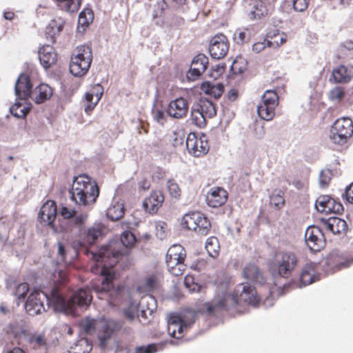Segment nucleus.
I'll list each match as a JSON object with an SVG mask.
<instances>
[{
	"label": "nucleus",
	"mask_w": 353,
	"mask_h": 353,
	"mask_svg": "<svg viewBox=\"0 0 353 353\" xmlns=\"http://www.w3.org/2000/svg\"><path fill=\"white\" fill-rule=\"evenodd\" d=\"M59 275L60 283L52 288L50 296L39 291H34L29 295L25 308L30 315L34 316L45 310L44 300L48 301L55 311L63 312L72 316L78 314V307H87L90 304L92 296L89 289H79L70 299L66 300L64 296V285L67 282V278L65 272L62 271L59 272Z\"/></svg>",
	"instance_id": "obj_1"
},
{
	"label": "nucleus",
	"mask_w": 353,
	"mask_h": 353,
	"mask_svg": "<svg viewBox=\"0 0 353 353\" xmlns=\"http://www.w3.org/2000/svg\"><path fill=\"white\" fill-rule=\"evenodd\" d=\"M99 195L97 183L87 174H80L73 180L71 199L77 205L88 206L94 204Z\"/></svg>",
	"instance_id": "obj_2"
},
{
	"label": "nucleus",
	"mask_w": 353,
	"mask_h": 353,
	"mask_svg": "<svg viewBox=\"0 0 353 353\" xmlns=\"http://www.w3.org/2000/svg\"><path fill=\"white\" fill-rule=\"evenodd\" d=\"M208 314L227 312L232 314L243 312V308L239 307V303L234 293L226 291L219 292L210 302L205 303Z\"/></svg>",
	"instance_id": "obj_3"
},
{
	"label": "nucleus",
	"mask_w": 353,
	"mask_h": 353,
	"mask_svg": "<svg viewBox=\"0 0 353 353\" xmlns=\"http://www.w3.org/2000/svg\"><path fill=\"white\" fill-rule=\"evenodd\" d=\"M92 61V50L89 45L78 46L72 52L70 61V72L74 77L86 74Z\"/></svg>",
	"instance_id": "obj_4"
},
{
	"label": "nucleus",
	"mask_w": 353,
	"mask_h": 353,
	"mask_svg": "<svg viewBox=\"0 0 353 353\" xmlns=\"http://www.w3.org/2000/svg\"><path fill=\"white\" fill-rule=\"evenodd\" d=\"M298 263V256L294 252L280 250L275 253L270 267L279 276L288 279L292 276Z\"/></svg>",
	"instance_id": "obj_5"
},
{
	"label": "nucleus",
	"mask_w": 353,
	"mask_h": 353,
	"mask_svg": "<svg viewBox=\"0 0 353 353\" xmlns=\"http://www.w3.org/2000/svg\"><path fill=\"white\" fill-rule=\"evenodd\" d=\"M353 135V121L349 117H341L335 121L330 128L329 139L335 145H343Z\"/></svg>",
	"instance_id": "obj_6"
},
{
	"label": "nucleus",
	"mask_w": 353,
	"mask_h": 353,
	"mask_svg": "<svg viewBox=\"0 0 353 353\" xmlns=\"http://www.w3.org/2000/svg\"><path fill=\"white\" fill-rule=\"evenodd\" d=\"M185 256V250L181 245L174 244L168 249L165 262L168 271L174 276L183 274L186 266L184 263Z\"/></svg>",
	"instance_id": "obj_7"
},
{
	"label": "nucleus",
	"mask_w": 353,
	"mask_h": 353,
	"mask_svg": "<svg viewBox=\"0 0 353 353\" xmlns=\"http://www.w3.org/2000/svg\"><path fill=\"white\" fill-rule=\"evenodd\" d=\"M101 258V262L99 260L94 267L92 268V272L94 274H99L103 276V280L101 281V286L97 288L98 291L101 292H108L113 287V280L115 277V274L113 270L114 265L117 262L116 254L113 255L114 261L109 266L105 264H102L105 261V256H99Z\"/></svg>",
	"instance_id": "obj_8"
},
{
	"label": "nucleus",
	"mask_w": 353,
	"mask_h": 353,
	"mask_svg": "<svg viewBox=\"0 0 353 353\" xmlns=\"http://www.w3.org/2000/svg\"><path fill=\"white\" fill-rule=\"evenodd\" d=\"M233 293L238 298L240 308L243 304L256 307L260 302L256 288L248 283L238 285Z\"/></svg>",
	"instance_id": "obj_9"
},
{
	"label": "nucleus",
	"mask_w": 353,
	"mask_h": 353,
	"mask_svg": "<svg viewBox=\"0 0 353 353\" xmlns=\"http://www.w3.org/2000/svg\"><path fill=\"white\" fill-rule=\"evenodd\" d=\"M186 148L190 154L199 157L207 154L210 146L205 135L198 137L195 133H190L186 139Z\"/></svg>",
	"instance_id": "obj_10"
},
{
	"label": "nucleus",
	"mask_w": 353,
	"mask_h": 353,
	"mask_svg": "<svg viewBox=\"0 0 353 353\" xmlns=\"http://www.w3.org/2000/svg\"><path fill=\"white\" fill-rule=\"evenodd\" d=\"M230 48V42L223 34L214 35L210 41L209 52L210 56L215 59L224 58Z\"/></svg>",
	"instance_id": "obj_11"
},
{
	"label": "nucleus",
	"mask_w": 353,
	"mask_h": 353,
	"mask_svg": "<svg viewBox=\"0 0 353 353\" xmlns=\"http://www.w3.org/2000/svg\"><path fill=\"white\" fill-rule=\"evenodd\" d=\"M305 239L307 247L313 252L320 251L325 245L324 234L317 226L312 225L307 228Z\"/></svg>",
	"instance_id": "obj_12"
},
{
	"label": "nucleus",
	"mask_w": 353,
	"mask_h": 353,
	"mask_svg": "<svg viewBox=\"0 0 353 353\" xmlns=\"http://www.w3.org/2000/svg\"><path fill=\"white\" fill-rule=\"evenodd\" d=\"M315 208L318 212L326 214H340L343 211L342 204L328 195L319 196L316 200Z\"/></svg>",
	"instance_id": "obj_13"
},
{
	"label": "nucleus",
	"mask_w": 353,
	"mask_h": 353,
	"mask_svg": "<svg viewBox=\"0 0 353 353\" xmlns=\"http://www.w3.org/2000/svg\"><path fill=\"white\" fill-rule=\"evenodd\" d=\"M188 109V101L183 97H179L169 103L166 108V114L172 118L181 119L187 116Z\"/></svg>",
	"instance_id": "obj_14"
},
{
	"label": "nucleus",
	"mask_w": 353,
	"mask_h": 353,
	"mask_svg": "<svg viewBox=\"0 0 353 353\" xmlns=\"http://www.w3.org/2000/svg\"><path fill=\"white\" fill-rule=\"evenodd\" d=\"M165 200L164 194L161 190H152L149 196L146 197L143 202V208L145 212L154 214L162 206Z\"/></svg>",
	"instance_id": "obj_15"
},
{
	"label": "nucleus",
	"mask_w": 353,
	"mask_h": 353,
	"mask_svg": "<svg viewBox=\"0 0 353 353\" xmlns=\"http://www.w3.org/2000/svg\"><path fill=\"white\" fill-rule=\"evenodd\" d=\"M228 199V193L224 188L213 187L207 193L206 203L210 207L216 208L223 205Z\"/></svg>",
	"instance_id": "obj_16"
},
{
	"label": "nucleus",
	"mask_w": 353,
	"mask_h": 353,
	"mask_svg": "<svg viewBox=\"0 0 353 353\" xmlns=\"http://www.w3.org/2000/svg\"><path fill=\"white\" fill-rule=\"evenodd\" d=\"M15 94L18 98L26 100L32 94V85L28 74H21L15 83Z\"/></svg>",
	"instance_id": "obj_17"
},
{
	"label": "nucleus",
	"mask_w": 353,
	"mask_h": 353,
	"mask_svg": "<svg viewBox=\"0 0 353 353\" xmlns=\"http://www.w3.org/2000/svg\"><path fill=\"white\" fill-rule=\"evenodd\" d=\"M208 58L203 54H197L192 60L191 68L188 72V79L194 81L198 79L207 69Z\"/></svg>",
	"instance_id": "obj_18"
},
{
	"label": "nucleus",
	"mask_w": 353,
	"mask_h": 353,
	"mask_svg": "<svg viewBox=\"0 0 353 353\" xmlns=\"http://www.w3.org/2000/svg\"><path fill=\"white\" fill-rule=\"evenodd\" d=\"M39 59L41 65L47 70L57 63L58 54L52 46L43 45L39 48Z\"/></svg>",
	"instance_id": "obj_19"
},
{
	"label": "nucleus",
	"mask_w": 353,
	"mask_h": 353,
	"mask_svg": "<svg viewBox=\"0 0 353 353\" xmlns=\"http://www.w3.org/2000/svg\"><path fill=\"white\" fill-rule=\"evenodd\" d=\"M105 228L101 223H94L81 234L82 242L85 244H94L105 234Z\"/></svg>",
	"instance_id": "obj_20"
},
{
	"label": "nucleus",
	"mask_w": 353,
	"mask_h": 353,
	"mask_svg": "<svg viewBox=\"0 0 353 353\" xmlns=\"http://www.w3.org/2000/svg\"><path fill=\"white\" fill-rule=\"evenodd\" d=\"M122 327L119 321L114 320H105L101 325L102 334L99 336L100 346L103 348L106 346L108 340H109L114 333Z\"/></svg>",
	"instance_id": "obj_21"
},
{
	"label": "nucleus",
	"mask_w": 353,
	"mask_h": 353,
	"mask_svg": "<svg viewBox=\"0 0 353 353\" xmlns=\"http://www.w3.org/2000/svg\"><path fill=\"white\" fill-rule=\"evenodd\" d=\"M317 266V263L309 262L303 267L300 274V282L303 286L312 284L319 279Z\"/></svg>",
	"instance_id": "obj_22"
},
{
	"label": "nucleus",
	"mask_w": 353,
	"mask_h": 353,
	"mask_svg": "<svg viewBox=\"0 0 353 353\" xmlns=\"http://www.w3.org/2000/svg\"><path fill=\"white\" fill-rule=\"evenodd\" d=\"M269 0H251L249 3L250 10L248 17L250 19H259L268 13Z\"/></svg>",
	"instance_id": "obj_23"
},
{
	"label": "nucleus",
	"mask_w": 353,
	"mask_h": 353,
	"mask_svg": "<svg viewBox=\"0 0 353 353\" xmlns=\"http://www.w3.org/2000/svg\"><path fill=\"white\" fill-rule=\"evenodd\" d=\"M188 328V324L180 315H172L168 321V332L176 339L183 337V334Z\"/></svg>",
	"instance_id": "obj_24"
},
{
	"label": "nucleus",
	"mask_w": 353,
	"mask_h": 353,
	"mask_svg": "<svg viewBox=\"0 0 353 353\" xmlns=\"http://www.w3.org/2000/svg\"><path fill=\"white\" fill-rule=\"evenodd\" d=\"M57 212V204L54 201H47L41 208L39 219L45 224L51 225L56 219Z\"/></svg>",
	"instance_id": "obj_25"
},
{
	"label": "nucleus",
	"mask_w": 353,
	"mask_h": 353,
	"mask_svg": "<svg viewBox=\"0 0 353 353\" xmlns=\"http://www.w3.org/2000/svg\"><path fill=\"white\" fill-rule=\"evenodd\" d=\"M103 94V88L99 83L95 84L91 88L90 92L85 94V98L86 105H85V112L87 114H90V112L94 110L96 105L100 101Z\"/></svg>",
	"instance_id": "obj_26"
},
{
	"label": "nucleus",
	"mask_w": 353,
	"mask_h": 353,
	"mask_svg": "<svg viewBox=\"0 0 353 353\" xmlns=\"http://www.w3.org/2000/svg\"><path fill=\"white\" fill-rule=\"evenodd\" d=\"M322 226L334 234H345L347 230L346 221L335 216L322 220Z\"/></svg>",
	"instance_id": "obj_27"
},
{
	"label": "nucleus",
	"mask_w": 353,
	"mask_h": 353,
	"mask_svg": "<svg viewBox=\"0 0 353 353\" xmlns=\"http://www.w3.org/2000/svg\"><path fill=\"white\" fill-rule=\"evenodd\" d=\"M64 24V21L61 18L51 20L45 30L46 40L52 44L55 43L57 37L63 30Z\"/></svg>",
	"instance_id": "obj_28"
},
{
	"label": "nucleus",
	"mask_w": 353,
	"mask_h": 353,
	"mask_svg": "<svg viewBox=\"0 0 353 353\" xmlns=\"http://www.w3.org/2000/svg\"><path fill=\"white\" fill-rule=\"evenodd\" d=\"M332 77L335 83H343L349 82L353 78V66L341 65L333 69Z\"/></svg>",
	"instance_id": "obj_29"
},
{
	"label": "nucleus",
	"mask_w": 353,
	"mask_h": 353,
	"mask_svg": "<svg viewBox=\"0 0 353 353\" xmlns=\"http://www.w3.org/2000/svg\"><path fill=\"white\" fill-rule=\"evenodd\" d=\"M52 94L53 90L50 86L46 83H41L34 88L32 96L33 101L40 104L50 99Z\"/></svg>",
	"instance_id": "obj_30"
},
{
	"label": "nucleus",
	"mask_w": 353,
	"mask_h": 353,
	"mask_svg": "<svg viewBox=\"0 0 353 353\" xmlns=\"http://www.w3.org/2000/svg\"><path fill=\"white\" fill-rule=\"evenodd\" d=\"M245 279L254 283H263L265 279L258 266L254 263L247 264L243 270Z\"/></svg>",
	"instance_id": "obj_31"
},
{
	"label": "nucleus",
	"mask_w": 353,
	"mask_h": 353,
	"mask_svg": "<svg viewBox=\"0 0 353 353\" xmlns=\"http://www.w3.org/2000/svg\"><path fill=\"white\" fill-rule=\"evenodd\" d=\"M287 35L278 30H274L268 32L266 35L265 41L268 46L270 48H278L286 42Z\"/></svg>",
	"instance_id": "obj_32"
},
{
	"label": "nucleus",
	"mask_w": 353,
	"mask_h": 353,
	"mask_svg": "<svg viewBox=\"0 0 353 353\" xmlns=\"http://www.w3.org/2000/svg\"><path fill=\"white\" fill-rule=\"evenodd\" d=\"M195 105L207 119H211L216 114L215 104L208 99L201 98Z\"/></svg>",
	"instance_id": "obj_33"
},
{
	"label": "nucleus",
	"mask_w": 353,
	"mask_h": 353,
	"mask_svg": "<svg viewBox=\"0 0 353 353\" xmlns=\"http://www.w3.org/2000/svg\"><path fill=\"white\" fill-rule=\"evenodd\" d=\"M201 90L206 94L219 99L223 93L224 87L221 83L213 84L208 81L201 85Z\"/></svg>",
	"instance_id": "obj_34"
},
{
	"label": "nucleus",
	"mask_w": 353,
	"mask_h": 353,
	"mask_svg": "<svg viewBox=\"0 0 353 353\" xmlns=\"http://www.w3.org/2000/svg\"><path fill=\"white\" fill-rule=\"evenodd\" d=\"M31 110V104L26 101L16 102L11 108L10 112L17 118H25Z\"/></svg>",
	"instance_id": "obj_35"
},
{
	"label": "nucleus",
	"mask_w": 353,
	"mask_h": 353,
	"mask_svg": "<svg viewBox=\"0 0 353 353\" xmlns=\"http://www.w3.org/2000/svg\"><path fill=\"white\" fill-rule=\"evenodd\" d=\"M198 216L199 212L185 214L181 220V224L182 227L187 230H193L195 232V230L198 227L196 224V222L199 221Z\"/></svg>",
	"instance_id": "obj_36"
},
{
	"label": "nucleus",
	"mask_w": 353,
	"mask_h": 353,
	"mask_svg": "<svg viewBox=\"0 0 353 353\" xmlns=\"http://www.w3.org/2000/svg\"><path fill=\"white\" fill-rule=\"evenodd\" d=\"M124 214V205L121 203H116L111 205L107 210V216L112 220L117 221L123 217Z\"/></svg>",
	"instance_id": "obj_37"
},
{
	"label": "nucleus",
	"mask_w": 353,
	"mask_h": 353,
	"mask_svg": "<svg viewBox=\"0 0 353 353\" xmlns=\"http://www.w3.org/2000/svg\"><path fill=\"white\" fill-rule=\"evenodd\" d=\"M199 221L196 222L198 226L195 232L200 235H207L211 229V223L210 221L203 214L199 212Z\"/></svg>",
	"instance_id": "obj_38"
},
{
	"label": "nucleus",
	"mask_w": 353,
	"mask_h": 353,
	"mask_svg": "<svg viewBox=\"0 0 353 353\" xmlns=\"http://www.w3.org/2000/svg\"><path fill=\"white\" fill-rule=\"evenodd\" d=\"M205 249L208 253V254L215 259L219 254L220 251V245L219 240L215 236H210L207 239L205 243Z\"/></svg>",
	"instance_id": "obj_39"
},
{
	"label": "nucleus",
	"mask_w": 353,
	"mask_h": 353,
	"mask_svg": "<svg viewBox=\"0 0 353 353\" xmlns=\"http://www.w3.org/2000/svg\"><path fill=\"white\" fill-rule=\"evenodd\" d=\"M92 349V343L85 338L79 340L70 353H89Z\"/></svg>",
	"instance_id": "obj_40"
},
{
	"label": "nucleus",
	"mask_w": 353,
	"mask_h": 353,
	"mask_svg": "<svg viewBox=\"0 0 353 353\" xmlns=\"http://www.w3.org/2000/svg\"><path fill=\"white\" fill-rule=\"evenodd\" d=\"M261 103L275 108L279 104V96L276 91L268 90L262 96Z\"/></svg>",
	"instance_id": "obj_41"
},
{
	"label": "nucleus",
	"mask_w": 353,
	"mask_h": 353,
	"mask_svg": "<svg viewBox=\"0 0 353 353\" xmlns=\"http://www.w3.org/2000/svg\"><path fill=\"white\" fill-rule=\"evenodd\" d=\"M275 108L261 103L257 107V112L260 118L265 121L272 120L275 115Z\"/></svg>",
	"instance_id": "obj_42"
},
{
	"label": "nucleus",
	"mask_w": 353,
	"mask_h": 353,
	"mask_svg": "<svg viewBox=\"0 0 353 353\" xmlns=\"http://www.w3.org/2000/svg\"><path fill=\"white\" fill-rule=\"evenodd\" d=\"M206 119L207 118L194 104L191 112V120L192 123L199 128H203L206 125Z\"/></svg>",
	"instance_id": "obj_43"
},
{
	"label": "nucleus",
	"mask_w": 353,
	"mask_h": 353,
	"mask_svg": "<svg viewBox=\"0 0 353 353\" xmlns=\"http://www.w3.org/2000/svg\"><path fill=\"white\" fill-rule=\"evenodd\" d=\"M247 68V61L242 56H237L233 61L230 70L234 74H242Z\"/></svg>",
	"instance_id": "obj_44"
},
{
	"label": "nucleus",
	"mask_w": 353,
	"mask_h": 353,
	"mask_svg": "<svg viewBox=\"0 0 353 353\" xmlns=\"http://www.w3.org/2000/svg\"><path fill=\"white\" fill-rule=\"evenodd\" d=\"M94 19V12L90 8H84L79 14L78 23L79 25L86 28Z\"/></svg>",
	"instance_id": "obj_45"
},
{
	"label": "nucleus",
	"mask_w": 353,
	"mask_h": 353,
	"mask_svg": "<svg viewBox=\"0 0 353 353\" xmlns=\"http://www.w3.org/2000/svg\"><path fill=\"white\" fill-rule=\"evenodd\" d=\"M96 320L90 317H85L79 322V327L81 332L86 334L94 332L96 330Z\"/></svg>",
	"instance_id": "obj_46"
},
{
	"label": "nucleus",
	"mask_w": 353,
	"mask_h": 353,
	"mask_svg": "<svg viewBox=\"0 0 353 353\" xmlns=\"http://www.w3.org/2000/svg\"><path fill=\"white\" fill-rule=\"evenodd\" d=\"M270 203L277 210L285 205L284 192L282 190L274 191L270 197Z\"/></svg>",
	"instance_id": "obj_47"
},
{
	"label": "nucleus",
	"mask_w": 353,
	"mask_h": 353,
	"mask_svg": "<svg viewBox=\"0 0 353 353\" xmlns=\"http://www.w3.org/2000/svg\"><path fill=\"white\" fill-rule=\"evenodd\" d=\"M167 190L170 196L174 199H179L181 196V189L174 179H169L166 183Z\"/></svg>",
	"instance_id": "obj_48"
},
{
	"label": "nucleus",
	"mask_w": 353,
	"mask_h": 353,
	"mask_svg": "<svg viewBox=\"0 0 353 353\" xmlns=\"http://www.w3.org/2000/svg\"><path fill=\"white\" fill-rule=\"evenodd\" d=\"M138 312L139 305L135 302H131L123 310L125 316L131 321L138 315Z\"/></svg>",
	"instance_id": "obj_49"
},
{
	"label": "nucleus",
	"mask_w": 353,
	"mask_h": 353,
	"mask_svg": "<svg viewBox=\"0 0 353 353\" xmlns=\"http://www.w3.org/2000/svg\"><path fill=\"white\" fill-rule=\"evenodd\" d=\"M247 29H237L234 33V41L237 44H243L249 41L250 37Z\"/></svg>",
	"instance_id": "obj_50"
},
{
	"label": "nucleus",
	"mask_w": 353,
	"mask_h": 353,
	"mask_svg": "<svg viewBox=\"0 0 353 353\" xmlns=\"http://www.w3.org/2000/svg\"><path fill=\"white\" fill-rule=\"evenodd\" d=\"M30 343L34 348L46 347L47 345L46 339L43 334H33L30 337Z\"/></svg>",
	"instance_id": "obj_51"
},
{
	"label": "nucleus",
	"mask_w": 353,
	"mask_h": 353,
	"mask_svg": "<svg viewBox=\"0 0 353 353\" xmlns=\"http://www.w3.org/2000/svg\"><path fill=\"white\" fill-rule=\"evenodd\" d=\"M57 1L63 3L64 9L71 12L77 11L81 5V0H57Z\"/></svg>",
	"instance_id": "obj_52"
},
{
	"label": "nucleus",
	"mask_w": 353,
	"mask_h": 353,
	"mask_svg": "<svg viewBox=\"0 0 353 353\" xmlns=\"http://www.w3.org/2000/svg\"><path fill=\"white\" fill-rule=\"evenodd\" d=\"M345 96L344 88L340 86L335 87L330 90L329 98L332 101H340Z\"/></svg>",
	"instance_id": "obj_53"
},
{
	"label": "nucleus",
	"mask_w": 353,
	"mask_h": 353,
	"mask_svg": "<svg viewBox=\"0 0 353 353\" xmlns=\"http://www.w3.org/2000/svg\"><path fill=\"white\" fill-rule=\"evenodd\" d=\"M194 279L192 276L186 275L184 279V284L185 287L191 291L200 292L201 290V286L198 283H194Z\"/></svg>",
	"instance_id": "obj_54"
},
{
	"label": "nucleus",
	"mask_w": 353,
	"mask_h": 353,
	"mask_svg": "<svg viewBox=\"0 0 353 353\" xmlns=\"http://www.w3.org/2000/svg\"><path fill=\"white\" fill-rule=\"evenodd\" d=\"M6 332L8 334H11L14 338H17L23 333V330L17 323H10L8 325Z\"/></svg>",
	"instance_id": "obj_55"
},
{
	"label": "nucleus",
	"mask_w": 353,
	"mask_h": 353,
	"mask_svg": "<svg viewBox=\"0 0 353 353\" xmlns=\"http://www.w3.org/2000/svg\"><path fill=\"white\" fill-rule=\"evenodd\" d=\"M29 291V285L27 283H22L17 285L15 295L19 299H24Z\"/></svg>",
	"instance_id": "obj_56"
},
{
	"label": "nucleus",
	"mask_w": 353,
	"mask_h": 353,
	"mask_svg": "<svg viewBox=\"0 0 353 353\" xmlns=\"http://www.w3.org/2000/svg\"><path fill=\"white\" fill-rule=\"evenodd\" d=\"M121 241L125 246L130 247L134 243L135 236L130 232H124L121 236Z\"/></svg>",
	"instance_id": "obj_57"
},
{
	"label": "nucleus",
	"mask_w": 353,
	"mask_h": 353,
	"mask_svg": "<svg viewBox=\"0 0 353 353\" xmlns=\"http://www.w3.org/2000/svg\"><path fill=\"white\" fill-rule=\"evenodd\" d=\"M292 2L294 9L298 12L305 10L309 4V0H292Z\"/></svg>",
	"instance_id": "obj_58"
},
{
	"label": "nucleus",
	"mask_w": 353,
	"mask_h": 353,
	"mask_svg": "<svg viewBox=\"0 0 353 353\" xmlns=\"http://www.w3.org/2000/svg\"><path fill=\"white\" fill-rule=\"evenodd\" d=\"M152 116L154 120L161 124H163L166 121V114L162 110H154L152 111Z\"/></svg>",
	"instance_id": "obj_59"
},
{
	"label": "nucleus",
	"mask_w": 353,
	"mask_h": 353,
	"mask_svg": "<svg viewBox=\"0 0 353 353\" xmlns=\"http://www.w3.org/2000/svg\"><path fill=\"white\" fill-rule=\"evenodd\" d=\"M156 14H154V17H157L159 14H162L163 12L168 9V5L166 3L165 0H157V4L155 5Z\"/></svg>",
	"instance_id": "obj_60"
},
{
	"label": "nucleus",
	"mask_w": 353,
	"mask_h": 353,
	"mask_svg": "<svg viewBox=\"0 0 353 353\" xmlns=\"http://www.w3.org/2000/svg\"><path fill=\"white\" fill-rule=\"evenodd\" d=\"M157 352V347L154 344H149L146 346H140L136 348L135 353H154Z\"/></svg>",
	"instance_id": "obj_61"
},
{
	"label": "nucleus",
	"mask_w": 353,
	"mask_h": 353,
	"mask_svg": "<svg viewBox=\"0 0 353 353\" xmlns=\"http://www.w3.org/2000/svg\"><path fill=\"white\" fill-rule=\"evenodd\" d=\"M343 260L341 262H339L340 268H348L353 264V256L350 254H343L340 256Z\"/></svg>",
	"instance_id": "obj_62"
},
{
	"label": "nucleus",
	"mask_w": 353,
	"mask_h": 353,
	"mask_svg": "<svg viewBox=\"0 0 353 353\" xmlns=\"http://www.w3.org/2000/svg\"><path fill=\"white\" fill-rule=\"evenodd\" d=\"M60 214L64 219H69L75 216L76 211L64 206L61 208Z\"/></svg>",
	"instance_id": "obj_63"
},
{
	"label": "nucleus",
	"mask_w": 353,
	"mask_h": 353,
	"mask_svg": "<svg viewBox=\"0 0 353 353\" xmlns=\"http://www.w3.org/2000/svg\"><path fill=\"white\" fill-rule=\"evenodd\" d=\"M157 277L155 275H150L145 279V285L149 290L156 288Z\"/></svg>",
	"instance_id": "obj_64"
}]
</instances>
